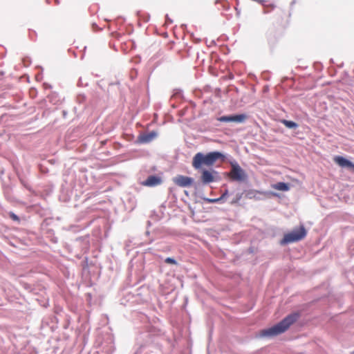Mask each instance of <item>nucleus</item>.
<instances>
[{"label": "nucleus", "instance_id": "1", "mask_svg": "<svg viewBox=\"0 0 354 354\" xmlns=\"http://www.w3.org/2000/svg\"><path fill=\"white\" fill-rule=\"evenodd\" d=\"M298 313H292L286 316L277 324L259 332V337H272L286 332L290 326L293 324L299 318Z\"/></svg>", "mask_w": 354, "mask_h": 354}, {"label": "nucleus", "instance_id": "2", "mask_svg": "<svg viewBox=\"0 0 354 354\" xmlns=\"http://www.w3.org/2000/svg\"><path fill=\"white\" fill-rule=\"evenodd\" d=\"M224 155L219 151H213L204 155L198 152L195 154L192 160V166L195 169H200L203 165L212 166L218 159L224 160Z\"/></svg>", "mask_w": 354, "mask_h": 354}, {"label": "nucleus", "instance_id": "3", "mask_svg": "<svg viewBox=\"0 0 354 354\" xmlns=\"http://www.w3.org/2000/svg\"><path fill=\"white\" fill-rule=\"evenodd\" d=\"M306 235V231L304 226L295 229L284 235L281 241V244L285 245L292 242H297L303 239Z\"/></svg>", "mask_w": 354, "mask_h": 354}, {"label": "nucleus", "instance_id": "4", "mask_svg": "<svg viewBox=\"0 0 354 354\" xmlns=\"http://www.w3.org/2000/svg\"><path fill=\"white\" fill-rule=\"evenodd\" d=\"M227 176L233 181H244L247 179L245 171L236 163L231 162V169Z\"/></svg>", "mask_w": 354, "mask_h": 354}, {"label": "nucleus", "instance_id": "5", "mask_svg": "<svg viewBox=\"0 0 354 354\" xmlns=\"http://www.w3.org/2000/svg\"><path fill=\"white\" fill-rule=\"evenodd\" d=\"M201 178L203 184H209L218 180V172L214 170H203Z\"/></svg>", "mask_w": 354, "mask_h": 354}, {"label": "nucleus", "instance_id": "6", "mask_svg": "<svg viewBox=\"0 0 354 354\" xmlns=\"http://www.w3.org/2000/svg\"><path fill=\"white\" fill-rule=\"evenodd\" d=\"M247 119L245 114H239L234 115H224L218 118V120L222 122H236L242 123Z\"/></svg>", "mask_w": 354, "mask_h": 354}, {"label": "nucleus", "instance_id": "7", "mask_svg": "<svg viewBox=\"0 0 354 354\" xmlns=\"http://www.w3.org/2000/svg\"><path fill=\"white\" fill-rule=\"evenodd\" d=\"M174 183L181 187H189L192 185L194 180L191 177L178 175L175 178H173Z\"/></svg>", "mask_w": 354, "mask_h": 354}, {"label": "nucleus", "instance_id": "8", "mask_svg": "<svg viewBox=\"0 0 354 354\" xmlns=\"http://www.w3.org/2000/svg\"><path fill=\"white\" fill-rule=\"evenodd\" d=\"M334 161L342 167H347L354 171V164L342 156H337L334 157Z\"/></svg>", "mask_w": 354, "mask_h": 354}, {"label": "nucleus", "instance_id": "9", "mask_svg": "<svg viewBox=\"0 0 354 354\" xmlns=\"http://www.w3.org/2000/svg\"><path fill=\"white\" fill-rule=\"evenodd\" d=\"M162 183L161 178L156 176H150L142 185L147 187H155Z\"/></svg>", "mask_w": 354, "mask_h": 354}, {"label": "nucleus", "instance_id": "10", "mask_svg": "<svg viewBox=\"0 0 354 354\" xmlns=\"http://www.w3.org/2000/svg\"><path fill=\"white\" fill-rule=\"evenodd\" d=\"M157 136V133L155 131H151L148 133L141 134L138 136V140L140 143H148L152 141Z\"/></svg>", "mask_w": 354, "mask_h": 354}, {"label": "nucleus", "instance_id": "11", "mask_svg": "<svg viewBox=\"0 0 354 354\" xmlns=\"http://www.w3.org/2000/svg\"><path fill=\"white\" fill-rule=\"evenodd\" d=\"M274 189L286 192L290 189V185L288 183L279 182L272 185Z\"/></svg>", "mask_w": 354, "mask_h": 354}, {"label": "nucleus", "instance_id": "12", "mask_svg": "<svg viewBox=\"0 0 354 354\" xmlns=\"http://www.w3.org/2000/svg\"><path fill=\"white\" fill-rule=\"evenodd\" d=\"M282 123L288 128L295 129L298 127L297 124L293 121L283 120Z\"/></svg>", "mask_w": 354, "mask_h": 354}, {"label": "nucleus", "instance_id": "13", "mask_svg": "<svg viewBox=\"0 0 354 354\" xmlns=\"http://www.w3.org/2000/svg\"><path fill=\"white\" fill-rule=\"evenodd\" d=\"M9 216L11 219H12L13 221H17V222H19L20 221V219L19 218L18 216H17L15 214H14L13 212H10L9 213Z\"/></svg>", "mask_w": 354, "mask_h": 354}, {"label": "nucleus", "instance_id": "14", "mask_svg": "<svg viewBox=\"0 0 354 354\" xmlns=\"http://www.w3.org/2000/svg\"><path fill=\"white\" fill-rule=\"evenodd\" d=\"M165 262L167 263H169V264H174V265L177 264L176 261L171 257L166 258L165 260Z\"/></svg>", "mask_w": 354, "mask_h": 354}, {"label": "nucleus", "instance_id": "15", "mask_svg": "<svg viewBox=\"0 0 354 354\" xmlns=\"http://www.w3.org/2000/svg\"><path fill=\"white\" fill-rule=\"evenodd\" d=\"M207 201L209 203H216V202L220 201L221 198H213V199L208 198V199H207Z\"/></svg>", "mask_w": 354, "mask_h": 354}, {"label": "nucleus", "instance_id": "16", "mask_svg": "<svg viewBox=\"0 0 354 354\" xmlns=\"http://www.w3.org/2000/svg\"><path fill=\"white\" fill-rule=\"evenodd\" d=\"M227 195H228V192H227V191H225V193H223L219 198H221V201L223 198H225V197H227Z\"/></svg>", "mask_w": 354, "mask_h": 354}, {"label": "nucleus", "instance_id": "17", "mask_svg": "<svg viewBox=\"0 0 354 354\" xmlns=\"http://www.w3.org/2000/svg\"><path fill=\"white\" fill-rule=\"evenodd\" d=\"M353 353H354V351H353Z\"/></svg>", "mask_w": 354, "mask_h": 354}]
</instances>
